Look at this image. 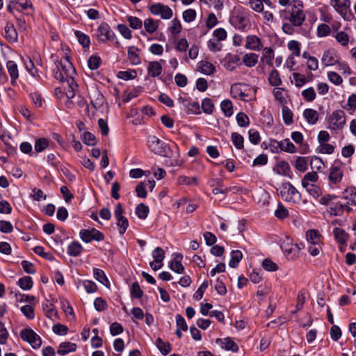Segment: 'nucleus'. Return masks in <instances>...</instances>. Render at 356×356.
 <instances>
[{
	"mask_svg": "<svg viewBox=\"0 0 356 356\" xmlns=\"http://www.w3.org/2000/svg\"><path fill=\"white\" fill-rule=\"evenodd\" d=\"M147 144L154 154L175 159L179 157V148L176 145L171 147L155 136H148Z\"/></svg>",
	"mask_w": 356,
	"mask_h": 356,
	"instance_id": "obj_1",
	"label": "nucleus"
},
{
	"mask_svg": "<svg viewBox=\"0 0 356 356\" xmlns=\"http://www.w3.org/2000/svg\"><path fill=\"white\" fill-rule=\"evenodd\" d=\"M289 6L288 20L293 26H300L305 20L303 3L300 0H293Z\"/></svg>",
	"mask_w": 356,
	"mask_h": 356,
	"instance_id": "obj_2",
	"label": "nucleus"
},
{
	"mask_svg": "<svg viewBox=\"0 0 356 356\" xmlns=\"http://www.w3.org/2000/svg\"><path fill=\"white\" fill-rule=\"evenodd\" d=\"M346 122V114L341 110H337L333 111L327 119V128L338 131L343 128Z\"/></svg>",
	"mask_w": 356,
	"mask_h": 356,
	"instance_id": "obj_3",
	"label": "nucleus"
},
{
	"mask_svg": "<svg viewBox=\"0 0 356 356\" xmlns=\"http://www.w3.org/2000/svg\"><path fill=\"white\" fill-rule=\"evenodd\" d=\"M330 4L345 20L350 21L354 18L350 8V0H330Z\"/></svg>",
	"mask_w": 356,
	"mask_h": 356,
	"instance_id": "obj_4",
	"label": "nucleus"
},
{
	"mask_svg": "<svg viewBox=\"0 0 356 356\" xmlns=\"http://www.w3.org/2000/svg\"><path fill=\"white\" fill-rule=\"evenodd\" d=\"M280 195L286 202L296 203L300 201L301 195L289 182L284 183L280 187Z\"/></svg>",
	"mask_w": 356,
	"mask_h": 356,
	"instance_id": "obj_5",
	"label": "nucleus"
},
{
	"mask_svg": "<svg viewBox=\"0 0 356 356\" xmlns=\"http://www.w3.org/2000/svg\"><path fill=\"white\" fill-rule=\"evenodd\" d=\"M58 67H60V71L65 75V81L67 85L71 88L77 87L78 86L74 79V76L76 73L75 69L72 63L69 60V58L67 56L60 60Z\"/></svg>",
	"mask_w": 356,
	"mask_h": 356,
	"instance_id": "obj_6",
	"label": "nucleus"
},
{
	"mask_svg": "<svg viewBox=\"0 0 356 356\" xmlns=\"http://www.w3.org/2000/svg\"><path fill=\"white\" fill-rule=\"evenodd\" d=\"M21 338L28 342L33 348L38 349L41 346L42 340L38 334L30 328L23 329L20 332Z\"/></svg>",
	"mask_w": 356,
	"mask_h": 356,
	"instance_id": "obj_7",
	"label": "nucleus"
},
{
	"mask_svg": "<svg viewBox=\"0 0 356 356\" xmlns=\"http://www.w3.org/2000/svg\"><path fill=\"white\" fill-rule=\"evenodd\" d=\"M79 236L85 243H90L92 241H101L104 239V234L95 228L81 229Z\"/></svg>",
	"mask_w": 356,
	"mask_h": 356,
	"instance_id": "obj_8",
	"label": "nucleus"
},
{
	"mask_svg": "<svg viewBox=\"0 0 356 356\" xmlns=\"http://www.w3.org/2000/svg\"><path fill=\"white\" fill-rule=\"evenodd\" d=\"M149 10L154 15H160L163 19H169L173 15L172 10L169 6L159 3L152 5L149 7Z\"/></svg>",
	"mask_w": 356,
	"mask_h": 356,
	"instance_id": "obj_9",
	"label": "nucleus"
},
{
	"mask_svg": "<svg viewBox=\"0 0 356 356\" xmlns=\"http://www.w3.org/2000/svg\"><path fill=\"white\" fill-rule=\"evenodd\" d=\"M97 37L99 42H106L113 40L115 37V33L108 24L102 23L97 29Z\"/></svg>",
	"mask_w": 356,
	"mask_h": 356,
	"instance_id": "obj_10",
	"label": "nucleus"
},
{
	"mask_svg": "<svg viewBox=\"0 0 356 356\" xmlns=\"http://www.w3.org/2000/svg\"><path fill=\"white\" fill-rule=\"evenodd\" d=\"M245 47L248 49L260 51L263 45L260 38L257 35H249L246 37Z\"/></svg>",
	"mask_w": 356,
	"mask_h": 356,
	"instance_id": "obj_11",
	"label": "nucleus"
},
{
	"mask_svg": "<svg viewBox=\"0 0 356 356\" xmlns=\"http://www.w3.org/2000/svg\"><path fill=\"white\" fill-rule=\"evenodd\" d=\"M274 143L276 144L275 147L277 149V152L278 151V149L281 151L291 154L296 153L297 152L296 146L290 141L289 138H286L281 141L275 140Z\"/></svg>",
	"mask_w": 356,
	"mask_h": 356,
	"instance_id": "obj_12",
	"label": "nucleus"
},
{
	"mask_svg": "<svg viewBox=\"0 0 356 356\" xmlns=\"http://www.w3.org/2000/svg\"><path fill=\"white\" fill-rule=\"evenodd\" d=\"M343 176V172L341 168L337 165H332L330 169L329 180L333 184H339L341 181Z\"/></svg>",
	"mask_w": 356,
	"mask_h": 356,
	"instance_id": "obj_13",
	"label": "nucleus"
},
{
	"mask_svg": "<svg viewBox=\"0 0 356 356\" xmlns=\"http://www.w3.org/2000/svg\"><path fill=\"white\" fill-rule=\"evenodd\" d=\"M321 62L325 66L334 65L338 62V58L336 52L333 49L325 51L321 58Z\"/></svg>",
	"mask_w": 356,
	"mask_h": 356,
	"instance_id": "obj_14",
	"label": "nucleus"
},
{
	"mask_svg": "<svg viewBox=\"0 0 356 356\" xmlns=\"http://www.w3.org/2000/svg\"><path fill=\"white\" fill-rule=\"evenodd\" d=\"M216 343L220 344L222 348L226 350H231L232 352H237L238 346L230 338L227 337L225 339H218Z\"/></svg>",
	"mask_w": 356,
	"mask_h": 356,
	"instance_id": "obj_15",
	"label": "nucleus"
},
{
	"mask_svg": "<svg viewBox=\"0 0 356 356\" xmlns=\"http://www.w3.org/2000/svg\"><path fill=\"white\" fill-rule=\"evenodd\" d=\"M183 255L181 254H175L174 259L170 264V268L177 273H182L184 270V268L181 263Z\"/></svg>",
	"mask_w": 356,
	"mask_h": 356,
	"instance_id": "obj_16",
	"label": "nucleus"
},
{
	"mask_svg": "<svg viewBox=\"0 0 356 356\" xmlns=\"http://www.w3.org/2000/svg\"><path fill=\"white\" fill-rule=\"evenodd\" d=\"M147 72L152 77L159 76L162 73V66L160 62H149L147 66Z\"/></svg>",
	"mask_w": 356,
	"mask_h": 356,
	"instance_id": "obj_17",
	"label": "nucleus"
},
{
	"mask_svg": "<svg viewBox=\"0 0 356 356\" xmlns=\"http://www.w3.org/2000/svg\"><path fill=\"white\" fill-rule=\"evenodd\" d=\"M343 198L348 200V203L356 205V188L353 186L347 187L343 192Z\"/></svg>",
	"mask_w": 356,
	"mask_h": 356,
	"instance_id": "obj_18",
	"label": "nucleus"
},
{
	"mask_svg": "<svg viewBox=\"0 0 356 356\" xmlns=\"http://www.w3.org/2000/svg\"><path fill=\"white\" fill-rule=\"evenodd\" d=\"M8 72L11 79V83L13 85L19 76L17 65L13 60H9L6 63Z\"/></svg>",
	"mask_w": 356,
	"mask_h": 356,
	"instance_id": "obj_19",
	"label": "nucleus"
},
{
	"mask_svg": "<svg viewBox=\"0 0 356 356\" xmlns=\"http://www.w3.org/2000/svg\"><path fill=\"white\" fill-rule=\"evenodd\" d=\"M245 86L242 83H234L232 85L230 88V93L232 97L239 98L244 100L247 95L243 91L242 86Z\"/></svg>",
	"mask_w": 356,
	"mask_h": 356,
	"instance_id": "obj_20",
	"label": "nucleus"
},
{
	"mask_svg": "<svg viewBox=\"0 0 356 356\" xmlns=\"http://www.w3.org/2000/svg\"><path fill=\"white\" fill-rule=\"evenodd\" d=\"M303 116L310 124H315L318 120V112L312 108H307L303 112Z\"/></svg>",
	"mask_w": 356,
	"mask_h": 356,
	"instance_id": "obj_21",
	"label": "nucleus"
},
{
	"mask_svg": "<svg viewBox=\"0 0 356 356\" xmlns=\"http://www.w3.org/2000/svg\"><path fill=\"white\" fill-rule=\"evenodd\" d=\"M5 37L10 42L17 40V33L12 24H7L5 26Z\"/></svg>",
	"mask_w": 356,
	"mask_h": 356,
	"instance_id": "obj_22",
	"label": "nucleus"
},
{
	"mask_svg": "<svg viewBox=\"0 0 356 356\" xmlns=\"http://www.w3.org/2000/svg\"><path fill=\"white\" fill-rule=\"evenodd\" d=\"M200 71L206 75H211L215 71L214 65L207 60H201L198 63Z\"/></svg>",
	"mask_w": 356,
	"mask_h": 356,
	"instance_id": "obj_23",
	"label": "nucleus"
},
{
	"mask_svg": "<svg viewBox=\"0 0 356 356\" xmlns=\"http://www.w3.org/2000/svg\"><path fill=\"white\" fill-rule=\"evenodd\" d=\"M333 234L337 241L340 244L345 245L348 241V234L341 228H334Z\"/></svg>",
	"mask_w": 356,
	"mask_h": 356,
	"instance_id": "obj_24",
	"label": "nucleus"
},
{
	"mask_svg": "<svg viewBox=\"0 0 356 356\" xmlns=\"http://www.w3.org/2000/svg\"><path fill=\"white\" fill-rule=\"evenodd\" d=\"M76 349V345L71 342H63L59 346L58 353L61 355H67L70 353L74 352Z\"/></svg>",
	"mask_w": 356,
	"mask_h": 356,
	"instance_id": "obj_25",
	"label": "nucleus"
},
{
	"mask_svg": "<svg viewBox=\"0 0 356 356\" xmlns=\"http://www.w3.org/2000/svg\"><path fill=\"white\" fill-rule=\"evenodd\" d=\"M306 237L308 242L312 245H318L321 241V234L315 229H310L307 232Z\"/></svg>",
	"mask_w": 356,
	"mask_h": 356,
	"instance_id": "obj_26",
	"label": "nucleus"
},
{
	"mask_svg": "<svg viewBox=\"0 0 356 356\" xmlns=\"http://www.w3.org/2000/svg\"><path fill=\"white\" fill-rule=\"evenodd\" d=\"M273 170L277 175L286 176L290 171V166L287 162L282 161L277 163Z\"/></svg>",
	"mask_w": 356,
	"mask_h": 356,
	"instance_id": "obj_27",
	"label": "nucleus"
},
{
	"mask_svg": "<svg viewBox=\"0 0 356 356\" xmlns=\"http://www.w3.org/2000/svg\"><path fill=\"white\" fill-rule=\"evenodd\" d=\"M274 58L273 49L270 47H266L263 49L262 56L261 60L270 66L273 65V59Z\"/></svg>",
	"mask_w": 356,
	"mask_h": 356,
	"instance_id": "obj_28",
	"label": "nucleus"
},
{
	"mask_svg": "<svg viewBox=\"0 0 356 356\" xmlns=\"http://www.w3.org/2000/svg\"><path fill=\"white\" fill-rule=\"evenodd\" d=\"M82 250V245L79 242L74 241L68 245L67 252L70 256L77 257L81 253Z\"/></svg>",
	"mask_w": 356,
	"mask_h": 356,
	"instance_id": "obj_29",
	"label": "nucleus"
},
{
	"mask_svg": "<svg viewBox=\"0 0 356 356\" xmlns=\"http://www.w3.org/2000/svg\"><path fill=\"white\" fill-rule=\"evenodd\" d=\"M244 65L248 67L254 66L258 62V55L254 53L245 54L243 57Z\"/></svg>",
	"mask_w": 356,
	"mask_h": 356,
	"instance_id": "obj_30",
	"label": "nucleus"
},
{
	"mask_svg": "<svg viewBox=\"0 0 356 356\" xmlns=\"http://www.w3.org/2000/svg\"><path fill=\"white\" fill-rule=\"evenodd\" d=\"M159 20H154L152 18L146 19L143 24L145 31L149 33H154L159 27Z\"/></svg>",
	"mask_w": 356,
	"mask_h": 356,
	"instance_id": "obj_31",
	"label": "nucleus"
},
{
	"mask_svg": "<svg viewBox=\"0 0 356 356\" xmlns=\"http://www.w3.org/2000/svg\"><path fill=\"white\" fill-rule=\"evenodd\" d=\"M138 51V49L136 47H131L128 49V58L133 65H138L141 62L140 58L137 54Z\"/></svg>",
	"mask_w": 356,
	"mask_h": 356,
	"instance_id": "obj_32",
	"label": "nucleus"
},
{
	"mask_svg": "<svg viewBox=\"0 0 356 356\" xmlns=\"http://www.w3.org/2000/svg\"><path fill=\"white\" fill-rule=\"evenodd\" d=\"M156 346L161 353L167 355L171 351V346L168 342H164L161 338L156 339Z\"/></svg>",
	"mask_w": 356,
	"mask_h": 356,
	"instance_id": "obj_33",
	"label": "nucleus"
},
{
	"mask_svg": "<svg viewBox=\"0 0 356 356\" xmlns=\"http://www.w3.org/2000/svg\"><path fill=\"white\" fill-rule=\"evenodd\" d=\"M252 8L256 12H261L264 10V3L268 6L271 5L270 0H250Z\"/></svg>",
	"mask_w": 356,
	"mask_h": 356,
	"instance_id": "obj_34",
	"label": "nucleus"
},
{
	"mask_svg": "<svg viewBox=\"0 0 356 356\" xmlns=\"http://www.w3.org/2000/svg\"><path fill=\"white\" fill-rule=\"evenodd\" d=\"M292 76L296 86L298 88L302 87L304 84L309 82L312 79L311 77L307 79L305 75L297 72L293 73Z\"/></svg>",
	"mask_w": 356,
	"mask_h": 356,
	"instance_id": "obj_35",
	"label": "nucleus"
},
{
	"mask_svg": "<svg viewBox=\"0 0 356 356\" xmlns=\"http://www.w3.org/2000/svg\"><path fill=\"white\" fill-rule=\"evenodd\" d=\"M283 251L287 257H293L299 252V248L297 245L286 244L282 247Z\"/></svg>",
	"mask_w": 356,
	"mask_h": 356,
	"instance_id": "obj_36",
	"label": "nucleus"
},
{
	"mask_svg": "<svg viewBox=\"0 0 356 356\" xmlns=\"http://www.w3.org/2000/svg\"><path fill=\"white\" fill-rule=\"evenodd\" d=\"M243 257V254L240 250H233L231 252V259L229 266L232 268H236Z\"/></svg>",
	"mask_w": 356,
	"mask_h": 356,
	"instance_id": "obj_37",
	"label": "nucleus"
},
{
	"mask_svg": "<svg viewBox=\"0 0 356 356\" xmlns=\"http://www.w3.org/2000/svg\"><path fill=\"white\" fill-rule=\"evenodd\" d=\"M268 81L271 86L277 87L282 84V80L280 73L277 70H273L270 72L268 76Z\"/></svg>",
	"mask_w": 356,
	"mask_h": 356,
	"instance_id": "obj_38",
	"label": "nucleus"
},
{
	"mask_svg": "<svg viewBox=\"0 0 356 356\" xmlns=\"http://www.w3.org/2000/svg\"><path fill=\"white\" fill-rule=\"evenodd\" d=\"M220 107L225 116L230 117L233 114V106L230 100H223L221 102Z\"/></svg>",
	"mask_w": 356,
	"mask_h": 356,
	"instance_id": "obj_39",
	"label": "nucleus"
},
{
	"mask_svg": "<svg viewBox=\"0 0 356 356\" xmlns=\"http://www.w3.org/2000/svg\"><path fill=\"white\" fill-rule=\"evenodd\" d=\"M93 275H94V277L97 281H99V282H101L104 285L106 286L107 284L109 283V281L107 279L104 272L102 270H101V269L94 268L93 269Z\"/></svg>",
	"mask_w": 356,
	"mask_h": 356,
	"instance_id": "obj_40",
	"label": "nucleus"
},
{
	"mask_svg": "<svg viewBox=\"0 0 356 356\" xmlns=\"http://www.w3.org/2000/svg\"><path fill=\"white\" fill-rule=\"evenodd\" d=\"M303 187L311 195H312L315 198L318 197L321 194V188L314 184H306V186Z\"/></svg>",
	"mask_w": 356,
	"mask_h": 356,
	"instance_id": "obj_41",
	"label": "nucleus"
},
{
	"mask_svg": "<svg viewBox=\"0 0 356 356\" xmlns=\"http://www.w3.org/2000/svg\"><path fill=\"white\" fill-rule=\"evenodd\" d=\"M345 209V206L340 202L332 203L330 206V211L332 215L341 216Z\"/></svg>",
	"mask_w": 356,
	"mask_h": 356,
	"instance_id": "obj_42",
	"label": "nucleus"
},
{
	"mask_svg": "<svg viewBox=\"0 0 356 356\" xmlns=\"http://www.w3.org/2000/svg\"><path fill=\"white\" fill-rule=\"evenodd\" d=\"M318 176L316 172H310L307 173L304 178L302 180V186H306V184H314L318 180Z\"/></svg>",
	"mask_w": 356,
	"mask_h": 356,
	"instance_id": "obj_43",
	"label": "nucleus"
},
{
	"mask_svg": "<svg viewBox=\"0 0 356 356\" xmlns=\"http://www.w3.org/2000/svg\"><path fill=\"white\" fill-rule=\"evenodd\" d=\"M282 118L284 123L289 125L293 123V113L286 106L282 107Z\"/></svg>",
	"mask_w": 356,
	"mask_h": 356,
	"instance_id": "obj_44",
	"label": "nucleus"
},
{
	"mask_svg": "<svg viewBox=\"0 0 356 356\" xmlns=\"http://www.w3.org/2000/svg\"><path fill=\"white\" fill-rule=\"evenodd\" d=\"M18 285L24 290H29L33 286V281L31 277L25 276L18 280Z\"/></svg>",
	"mask_w": 356,
	"mask_h": 356,
	"instance_id": "obj_45",
	"label": "nucleus"
},
{
	"mask_svg": "<svg viewBox=\"0 0 356 356\" xmlns=\"http://www.w3.org/2000/svg\"><path fill=\"white\" fill-rule=\"evenodd\" d=\"M148 213V207L143 203L139 204L136 209V213L140 219H145Z\"/></svg>",
	"mask_w": 356,
	"mask_h": 356,
	"instance_id": "obj_46",
	"label": "nucleus"
},
{
	"mask_svg": "<svg viewBox=\"0 0 356 356\" xmlns=\"http://www.w3.org/2000/svg\"><path fill=\"white\" fill-rule=\"evenodd\" d=\"M231 138L236 148H237L238 149H241L243 147L244 139L241 134L234 132L232 134Z\"/></svg>",
	"mask_w": 356,
	"mask_h": 356,
	"instance_id": "obj_47",
	"label": "nucleus"
},
{
	"mask_svg": "<svg viewBox=\"0 0 356 356\" xmlns=\"http://www.w3.org/2000/svg\"><path fill=\"white\" fill-rule=\"evenodd\" d=\"M127 20L131 28L134 29H140L143 26V22L141 19L134 16H128Z\"/></svg>",
	"mask_w": 356,
	"mask_h": 356,
	"instance_id": "obj_48",
	"label": "nucleus"
},
{
	"mask_svg": "<svg viewBox=\"0 0 356 356\" xmlns=\"http://www.w3.org/2000/svg\"><path fill=\"white\" fill-rule=\"evenodd\" d=\"M177 183L180 185L197 184V179L195 177H189L186 176H180L177 179Z\"/></svg>",
	"mask_w": 356,
	"mask_h": 356,
	"instance_id": "obj_49",
	"label": "nucleus"
},
{
	"mask_svg": "<svg viewBox=\"0 0 356 356\" xmlns=\"http://www.w3.org/2000/svg\"><path fill=\"white\" fill-rule=\"evenodd\" d=\"M101 63L102 60L100 57L96 55L91 56L88 60V67L92 70L99 68Z\"/></svg>",
	"mask_w": 356,
	"mask_h": 356,
	"instance_id": "obj_50",
	"label": "nucleus"
},
{
	"mask_svg": "<svg viewBox=\"0 0 356 356\" xmlns=\"http://www.w3.org/2000/svg\"><path fill=\"white\" fill-rule=\"evenodd\" d=\"M214 105L213 102L209 98H205L202 102V108L204 113L207 114H211L213 112Z\"/></svg>",
	"mask_w": 356,
	"mask_h": 356,
	"instance_id": "obj_51",
	"label": "nucleus"
},
{
	"mask_svg": "<svg viewBox=\"0 0 356 356\" xmlns=\"http://www.w3.org/2000/svg\"><path fill=\"white\" fill-rule=\"evenodd\" d=\"M296 168L302 172L307 170V161L305 157L298 156L295 163Z\"/></svg>",
	"mask_w": 356,
	"mask_h": 356,
	"instance_id": "obj_52",
	"label": "nucleus"
},
{
	"mask_svg": "<svg viewBox=\"0 0 356 356\" xmlns=\"http://www.w3.org/2000/svg\"><path fill=\"white\" fill-rule=\"evenodd\" d=\"M287 47L289 49L292 51L291 55H294L296 56H300V43L296 40H291L288 42Z\"/></svg>",
	"mask_w": 356,
	"mask_h": 356,
	"instance_id": "obj_53",
	"label": "nucleus"
},
{
	"mask_svg": "<svg viewBox=\"0 0 356 356\" xmlns=\"http://www.w3.org/2000/svg\"><path fill=\"white\" fill-rule=\"evenodd\" d=\"M143 295V291L140 289L139 284L135 282L132 284L131 288V296L132 298H140Z\"/></svg>",
	"mask_w": 356,
	"mask_h": 356,
	"instance_id": "obj_54",
	"label": "nucleus"
},
{
	"mask_svg": "<svg viewBox=\"0 0 356 356\" xmlns=\"http://www.w3.org/2000/svg\"><path fill=\"white\" fill-rule=\"evenodd\" d=\"M75 35L77 38L79 42L83 47H88L90 45V38L88 35L81 31H75Z\"/></svg>",
	"mask_w": 356,
	"mask_h": 356,
	"instance_id": "obj_55",
	"label": "nucleus"
},
{
	"mask_svg": "<svg viewBox=\"0 0 356 356\" xmlns=\"http://www.w3.org/2000/svg\"><path fill=\"white\" fill-rule=\"evenodd\" d=\"M49 146V142L46 138H41L38 139L35 143V150L37 152L44 151Z\"/></svg>",
	"mask_w": 356,
	"mask_h": 356,
	"instance_id": "obj_56",
	"label": "nucleus"
},
{
	"mask_svg": "<svg viewBox=\"0 0 356 356\" xmlns=\"http://www.w3.org/2000/svg\"><path fill=\"white\" fill-rule=\"evenodd\" d=\"M283 92L284 88L278 87L275 88L273 90L275 98L282 104H284L286 102Z\"/></svg>",
	"mask_w": 356,
	"mask_h": 356,
	"instance_id": "obj_57",
	"label": "nucleus"
},
{
	"mask_svg": "<svg viewBox=\"0 0 356 356\" xmlns=\"http://www.w3.org/2000/svg\"><path fill=\"white\" fill-rule=\"evenodd\" d=\"M302 95L307 102H312L316 98V92L312 87H309L302 92Z\"/></svg>",
	"mask_w": 356,
	"mask_h": 356,
	"instance_id": "obj_58",
	"label": "nucleus"
},
{
	"mask_svg": "<svg viewBox=\"0 0 356 356\" xmlns=\"http://www.w3.org/2000/svg\"><path fill=\"white\" fill-rule=\"evenodd\" d=\"M331 32L330 26L325 24H321L317 27V36L323 38L328 35Z\"/></svg>",
	"mask_w": 356,
	"mask_h": 356,
	"instance_id": "obj_59",
	"label": "nucleus"
},
{
	"mask_svg": "<svg viewBox=\"0 0 356 356\" xmlns=\"http://www.w3.org/2000/svg\"><path fill=\"white\" fill-rule=\"evenodd\" d=\"M81 139L88 145L93 146L97 143L95 136L92 133L88 131L83 134Z\"/></svg>",
	"mask_w": 356,
	"mask_h": 356,
	"instance_id": "obj_60",
	"label": "nucleus"
},
{
	"mask_svg": "<svg viewBox=\"0 0 356 356\" xmlns=\"http://www.w3.org/2000/svg\"><path fill=\"white\" fill-rule=\"evenodd\" d=\"M186 113L188 114H199L200 113V105L197 102H193L188 103L186 106Z\"/></svg>",
	"mask_w": 356,
	"mask_h": 356,
	"instance_id": "obj_61",
	"label": "nucleus"
},
{
	"mask_svg": "<svg viewBox=\"0 0 356 356\" xmlns=\"http://www.w3.org/2000/svg\"><path fill=\"white\" fill-rule=\"evenodd\" d=\"M152 257L157 263H161L165 258V252L161 248L157 247L153 250Z\"/></svg>",
	"mask_w": 356,
	"mask_h": 356,
	"instance_id": "obj_62",
	"label": "nucleus"
},
{
	"mask_svg": "<svg viewBox=\"0 0 356 356\" xmlns=\"http://www.w3.org/2000/svg\"><path fill=\"white\" fill-rule=\"evenodd\" d=\"M275 216L279 219H284L289 216V211L282 204H279L275 211Z\"/></svg>",
	"mask_w": 356,
	"mask_h": 356,
	"instance_id": "obj_63",
	"label": "nucleus"
},
{
	"mask_svg": "<svg viewBox=\"0 0 356 356\" xmlns=\"http://www.w3.org/2000/svg\"><path fill=\"white\" fill-rule=\"evenodd\" d=\"M118 30L125 39L129 40L131 38V31L129 29V27L127 25L118 24Z\"/></svg>",
	"mask_w": 356,
	"mask_h": 356,
	"instance_id": "obj_64",
	"label": "nucleus"
}]
</instances>
